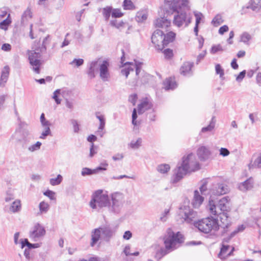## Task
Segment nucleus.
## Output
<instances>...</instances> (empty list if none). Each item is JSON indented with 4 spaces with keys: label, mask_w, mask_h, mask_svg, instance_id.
I'll return each instance as SVG.
<instances>
[{
    "label": "nucleus",
    "mask_w": 261,
    "mask_h": 261,
    "mask_svg": "<svg viewBox=\"0 0 261 261\" xmlns=\"http://www.w3.org/2000/svg\"><path fill=\"white\" fill-rule=\"evenodd\" d=\"M125 60L124 52L122 50V56L121 57V66H125V68L122 69L121 71L122 74L124 75L126 77H128V74L130 71H133L134 69L136 70V75H138L141 69L142 68V63L134 60V62H126L124 63Z\"/></svg>",
    "instance_id": "7"
},
{
    "label": "nucleus",
    "mask_w": 261,
    "mask_h": 261,
    "mask_svg": "<svg viewBox=\"0 0 261 261\" xmlns=\"http://www.w3.org/2000/svg\"><path fill=\"white\" fill-rule=\"evenodd\" d=\"M201 186L199 187L200 192L202 195L210 194V190L207 189V181L206 179H203L201 181Z\"/></svg>",
    "instance_id": "43"
},
{
    "label": "nucleus",
    "mask_w": 261,
    "mask_h": 261,
    "mask_svg": "<svg viewBox=\"0 0 261 261\" xmlns=\"http://www.w3.org/2000/svg\"><path fill=\"white\" fill-rule=\"evenodd\" d=\"M113 8L111 6H108L103 9L102 14L106 20L109 19L111 14L112 15Z\"/></svg>",
    "instance_id": "49"
},
{
    "label": "nucleus",
    "mask_w": 261,
    "mask_h": 261,
    "mask_svg": "<svg viewBox=\"0 0 261 261\" xmlns=\"http://www.w3.org/2000/svg\"><path fill=\"white\" fill-rule=\"evenodd\" d=\"M28 54L30 64L32 66V69L35 73H40L41 62L39 59L41 57V54L34 50L28 51Z\"/></svg>",
    "instance_id": "10"
},
{
    "label": "nucleus",
    "mask_w": 261,
    "mask_h": 261,
    "mask_svg": "<svg viewBox=\"0 0 261 261\" xmlns=\"http://www.w3.org/2000/svg\"><path fill=\"white\" fill-rule=\"evenodd\" d=\"M20 242L21 244V248L22 249L25 246H27L29 249L33 248H37L40 247V244H32L29 242L27 239H21Z\"/></svg>",
    "instance_id": "34"
},
{
    "label": "nucleus",
    "mask_w": 261,
    "mask_h": 261,
    "mask_svg": "<svg viewBox=\"0 0 261 261\" xmlns=\"http://www.w3.org/2000/svg\"><path fill=\"white\" fill-rule=\"evenodd\" d=\"M46 234L43 226L39 223H36L29 231V237L31 241L37 242L41 240Z\"/></svg>",
    "instance_id": "9"
},
{
    "label": "nucleus",
    "mask_w": 261,
    "mask_h": 261,
    "mask_svg": "<svg viewBox=\"0 0 261 261\" xmlns=\"http://www.w3.org/2000/svg\"><path fill=\"white\" fill-rule=\"evenodd\" d=\"M181 6L173 9L175 12L173 19V23L178 28H186L191 23L192 14L190 12V3L184 2Z\"/></svg>",
    "instance_id": "1"
},
{
    "label": "nucleus",
    "mask_w": 261,
    "mask_h": 261,
    "mask_svg": "<svg viewBox=\"0 0 261 261\" xmlns=\"http://www.w3.org/2000/svg\"><path fill=\"white\" fill-rule=\"evenodd\" d=\"M147 13L145 10L138 12L136 14L135 19L138 22H142L147 18Z\"/></svg>",
    "instance_id": "38"
},
{
    "label": "nucleus",
    "mask_w": 261,
    "mask_h": 261,
    "mask_svg": "<svg viewBox=\"0 0 261 261\" xmlns=\"http://www.w3.org/2000/svg\"><path fill=\"white\" fill-rule=\"evenodd\" d=\"M142 139L141 138H138L136 140H132L128 144V146L133 149H138L141 146Z\"/></svg>",
    "instance_id": "40"
},
{
    "label": "nucleus",
    "mask_w": 261,
    "mask_h": 261,
    "mask_svg": "<svg viewBox=\"0 0 261 261\" xmlns=\"http://www.w3.org/2000/svg\"><path fill=\"white\" fill-rule=\"evenodd\" d=\"M101 233L105 241L108 242L114 234V231L109 227H101Z\"/></svg>",
    "instance_id": "33"
},
{
    "label": "nucleus",
    "mask_w": 261,
    "mask_h": 261,
    "mask_svg": "<svg viewBox=\"0 0 261 261\" xmlns=\"http://www.w3.org/2000/svg\"><path fill=\"white\" fill-rule=\"evenodd\" d=\"M223 20L221 15L217 14L212 20V23L215 27H218L222 23H223Z\"/></svg>",
    "instance_id": "52"
},
{
    "label": "nucleus",
    "mask_w": 261,
    "mask_h": 261,
    "mask_svg": "<svg viewBox=\"0 0 261 261\" xmlns=\"http://www.w3.org/2000/svg\"><path fill=\"white\" fill-rule=\"evenodd\" d=\"M123 15L120 9H113L112 13V17L113 18H120Z\"/></svg>",
    "instance_id": "56"
},
{
    "label": "nucleus",
    "mask_w": 261,
    "mask_h": 261,
    "mask_svg": "<svg viewBox=\"0 0 261 261\" xmlns=\"http://www.w3.org/2000/svg\"><path fill=\"white\" fill-rule=\"evenodd\" d=\"M220 191L219 188H216V184H213L211 188L210 189V198H212L213 195L219 196L220 194H217L216 192Z\"/></svg>",
    "instance_id": "55"
},
{
    "label": "nucleus",
    "mask_w": 261,
    "mask_h": 261,
    "mask_svg": "<svg viewBox=\"0 0 261 261\" xmlns=\"http://www.w3.org/2000/svg\"><path fill=\"white\" fill-rule=\"evenodd\" d=\"M98 67V61L96 60L92 61L89 63L87 73L90 79H92L95 77V73Z\"/></svg>",
    "instance_id": "21"
},
{
    "label": "nucleus",
    "mask_w": 261,
    "mask_h": 261,
    "mask_svg": "<svg viewBox=\"0 0 261 261\" xmlns=\"http://www.w3.org/2000/svg\"><path fill=\"white\" fill-rule=\"evenodd\" d=\"M21 210V203L19 199H15L9 206V211L12 213H19Z\"/></svg>",
    "instance_id": "29"
},
{
    "label": "nucleus",
    "mask_w": 261,
    "mask_h": 261,
    "mask_svg": "<svg viewBox=\"0 0 261 261\" xmlns=\"http://www.w3.org/2000/svg\"><path fill=\"white\" fill-rule=\"evenodd\" d=\"M229 199L228 197H224L218 201V207L220 213L226 212L227 211L228 206L227 205Z\"/></svg>",
    "instance_id": "28"
},
{
    "label": "nucleus",
    "mask_w": 261,
    "mask_h": 261,
    "mask_svg": "<svg viewBox=\"0 0 261 261\" xmlns=\"http://www.w3.org/2000/svg\"><path fill=\"white\" fill-rule=\"evenodd\" d=\"M110 23L111 25L115 27L121 32H123L124 31V29H126V30L125 31L126 34H129V30L132 28V25H130L128 23L123 22V21L112 20L110 21Z\"/></svg>",
    "instance_id": "14"
},
{
    "label": "nucleus",
    "mask_w": 261,
    "mask_h": 261,
    "mask_svg": "<svg viewBox=\"0 0 261 261\" xmlns=\"http://www.w3.org/2000/svg\"><path fill=\"white\" fill-rule=\"evenodd\" d=\"M147 117L151 121H154L155 120V111L154 109L150 110V112H147Z\"/></svg>",
    "instance_id": "58"
},
{
    "label": "nucleus",
    "mask_w": 261,
    "mask_h": 261,
    "mask_svg": "<svg viewBox=\"0 0 261 261\" xmlns=\"http://www.w3.org/2000/svg\"><path fill=\"white\" fill-rule=\"evenodd\" d=\"M170 169V166L167 164L159 165L156 167L157 171L161 174H166Z\"/></svg>",
    "instance_id": "46"
},
{
    "label": "nucleus",
    "mask_w": 261,
    "mask_h": 261,
    "mask_svg": "<svg viewBox=\"0 0 261 261\" xmlns=\"http://www.w3.org/2000/svg\"><path fill=\"white\" fill-rule=\"evenodd\" d=\"M207 208L208 209L210 213L212 215L216 216L220 214L221 212L218 207V204H216V202L212 198H210L209 200Z\"/></svg>",
    "instance_id": "24"
},
{
    "label": "nucleus",
    "mask_w": 261,
    "mask_h": 261,
    "mask_svg": "<svg viewBox=\"0 0 261 261\" xmlns=\"http://www.w3.org/2000/svg\"><path fill=\"white\" fill-rule=\"evenodd\" d=\"M109 204L110 195H108L107 192L103 193L102 190H97L92 194L89 203L90 206L97 211L106 207L109 209Z\"/></svg>",
    "instance_id": "4"
},
{
    "label": "nucleus",
    "mask_w": 261,
    "mask_h": 261,
    "mask_svg": "<svg viewBox=\"0 0 261 261\" xmlns=\"http://www.w3.org/2000/svg\"><path fill=\"white\" fill-rule=\"evenodd\" d=\"M171 24L170 20L165 17H161L156 19L155 25L156 27L166 30Z\"/></svg>",
    "instance_id": "23"
},
{
    "label": "nucleus",
    "mask_w": 261,
    "mask_h": 261,
    "mask_svg": "<svg viewBox=\"0 0 261 261\" xmlns=\"http://www.w3.org/2000/svg\"><path fill=\"white\" fill-rule=\"evenodd\" d=\"M70 92V91L68 90H63L61 91L60 89H57L54 91L52 97L55 100L56 103L57 105H59L61 102V99L59 98V95L61 94L64 97L65 94H68Z\"/></svg>",
    "instance_id": "30"
},
{
    "label": "nucleus",
    "mask_w": 261,
    "mask_h": 261,
    "mask_svg": "<svg viewBox=\"0 0 261 261\" xmlns=\"http://www.w3.org/2000/svg\"><path fill=\"white\" fill-rule=\"evenodd\" d=\"M178 215L182 222L189 224L196 223L198 217L197 213L188 205L181 206L178 209Z\"/></svg>",
    "instance_id": "6"
},
{
    "label": "nucleus",
    "mask_w": 261,
    "mask_h": 261,
    "mask_svg": "<svg viewBox=\"0 0 261 261\" xmlns=\"http://www.w3.org/2000/svg\"><path fill=\"white\" fill-rule=\"evenodd\" d=\"M168 250H166V248H162L159 250L157 251L154 257L158 260H160L164 256L166 255L169 252H168Z\"/></svg>",
    "instance_id": "51"
},
{
    "label": "nucleus",
    "mask_w": 261,
    "mask_h": 261,
    "mask_svg": "<svg viewBox=\"0 0 261 261\" xmlns=\"http://www.w3.org/2000/svg\"><path fill=\"white\" fill-rule=\"evenodd\" d=\"M12 23L10 14H8L7 18L0 22V29L6 31L8 30L9 25Z\"/></svg>",
    "instance_id": "35"
},
{
    "label": "nucleus",
    "mask_w": 261,
    "mask_h": 261,
    "mask_svg": "<svg viewBox=\"0 0 261 261\" xmlns=\"http://www.w3.org/2000/svg\"><path fill=\"white\" fill-rule=\"evenodd\" d=\"M194 226L204 233H213L217 232L220 228L218 220L210 216L198 220L194 223Z\"/></svg>",
    "instance_id": "3"
},
{
    "label": "nucleus",
    "mask_w": 261,
    "mask_h": 261,
    "mask_svg": "<svg viewBox=\"0 0 261 261\" xmlns=\"http://www.w3.org/2000/svg\"><path fill=\"white\" fill-rule=\"evenodd\" d=\"M51 131L50 128H45L44 130L42 132L39 138L41 139H44L47 136L49 135Z\"/></svg>",
    "instance_id": "62"
},
{
    "label": "nucleus",
    "mask_w": 261,
    "mask_h": 261,
    "mask_svg": "<svg viewBox=\"0 0 261 261\" xmlns=\"http://www.w3.org/2000/svg\"><path fill=\"white\" fill-rule=\"evenodd\" d=\"M176 34L173 32H169L166 35L163 33V43L161 47H163V48L167 46L169 43L173 42L175 38Z\"/></svg>",
    "instance_id": "26"
},
{
    "label": "nucleus",
    "mask_w": 261,
    "mask_h": 261,
    "mask_svg": "<svg viewBox=\"0 0 261 261\" xmlns=\"http://www.w3.org/2000/svg\"><path fill=\"white\" fill-rule=\"evenodd\" d=\"M71 123L73 125L74 132L75 133H79V132L80 130V126H79V125L78 124L77 120H76L75 119H71Z\"/></svg>",
    "instance_id": "63"
},
{
    "label": "nucleus",
    "mask_w": 261,
    "mask_h": 261,
    "mask_svg": "<svg viewBox=\"0 0 261 261\" xmlns=\"http://www.w3.org/2000/svg\"><path fill=\"white\" fill-rule=\"evenodd\" d=\"M189 172L187 169L180 164L175 169L174 174L172 179L173 183H176L181 180L184 176L188 173Z\"/></svg>",
    "instance_id": "13"
},
{
    "label": "nucleus",
    "mask_w": 261,
    "mask_h": 261,
    "mask_svg": "<svg viewBox=\"0 0 261 261\" xmlns=\"http://www.w3.org/2000/svg\"><path fill=\"white\" fill-rule=\"evenodd\" d=\"M95 171L94 169H91L89 168H83L82 170L81 174L83 176L87 175H91L92 174H95Z\"/></svg>",
    "instance_id": "53"
},
{
    "label": "nucleus",
    "mask_w": 261,
    "mask_h": 261,
    "mask_svg": "<svg viewBox=\"0 0 261 261\" xmlns=\"http://www.w3.org/2000/svg\"><path fill=\"white\" fill-rule=\"evenodd\" d=\"M152 103L147 98H145L138 106V113L142 114L146 111L152 110Z\"/></svg>",
    "instance_id": "18"
},
{
    "label": "nucleus",
    "mask_w": 261,
    "mask_h": 261,
    "mask_svg": "<svg viewBox=\"0 0 261 261\" xmlns=\"http://www.w3.org/2000/svg\"><path fill=\"white\" fill-rule=\"evenodd\" d=\"M63 180V177L61 174H58L56 178L49 179V184L53 186L60 185Z\"/></svg>",
    "instance_id": "50"
},
{
    "label": "nucleus",
    "mask_w": 261,
    "mask_h": 261,
    "mask_svg": "<svg viewBox=\"0 0 261 261\" xmlns=\"http://www.w3.org/2000/svg\"><path fill=\"white\" fill-rule=\"evenodd\" d=\"M109 63L106 60L99 64V76L103 82H107L110 77V74L109 70Z\"/></svg>",
    "instance_id": "12"
},
{
    "label": "nucleus",
    "mask_w": 261,
    "mask_h": 261,
    "mask_svg": "<svg viewBox=\"0 0 261 261\" xmlns=\"http://www.w3.org/2000/svg\"><path fill=\"white\" fill-rule=\"evenodd\" d=\"M42 145V143L39 141L36 142L35 143L29 146L27 148V150L29 152L33 153L39 151Z\"/></svg>",
    "instance_id": "44"
},
{
    "label": "nucleus",
    "mask_w": 261,
    "mask_h": 261,
    "mask_svg": "<svg viewBox=\"0 0 261 261\" xmlns=\"http://www.w3.org/2000/svg\"><path fill=\"white\" fill-rule=\"evenodd\" d=\"M204 200V197L200 195L198 190H195L192 204L194 208H199Z\"/></svg>",
    "instance_id": "22"
},
{
    "label": "nucleus",
    "mask_w": 261,
    "mask_h": 261,
    "mask_svg": "<svg viewBox=\"0 0 261 261\" xmlns=\"http://www.w3.org/2000/svg\"><path fill=\"white\" fill-rule=\"evenodd\" d=\"M32 17V12L30 8H28L23 13L21 16V22L24 23Z\"/></svg>",
    "instance_id": "41"
},
{
    "label": "nucleus",
    "mask_w": 261,
    "mask_h": 261,
    "mask_svg": "<svg viewBox=\"0 0 261 261\" xmlns=\"http://www.w3.org/2000/svg\"><path fill=\"white\" fill-rule=\"evenodd\" d=\"M194 65L193 62H185L180 68V73L184 76H190L193 74L192 68Z\"/></svg>",
    "instance_id": "17"
},
{
    "label": "nucleus",
    "mask_w": 261,
    "mask_h": 261,
    "mask_svg": "<svg viewBox=\"0 0 261 261\" xmlns=\"http://www.w3.org/2000/svg\"><path fill=\"white\" fill-rule=\"evenodd\" d=\"M163 240L166 250L170 251L178 248L184 242L182 234L179 231H173L171 228L167 229Z\"/></svg>",
    "instance_id": "2"
},
{
    "label": "nucleus",
    "mask_w": 261,
    "mask_h": 261,
    "mask_svg": "<svg viewBox=\"0 0 261 261\" xmlns=\"http://www.w3.org/2000/svg\"><path fill=\"white\" fill-rule=\"evenodd\" d=\"M122 6L124 10H132L136 9L135 6L131 0H124Z\"/></svg>",
    "instance_id": "47"
},
{
    "label": "nucleus",
    "mask_w": 261,
    "mask_h": 261,
    "mask_svg": "<svg viewBox=\"0 0 261 261\" xmlns=\"http://www.w3.org/2000/svg\"><path fill=\"white\" fill-rule=\"evenodd\" d=\"M163 53L165 57L168 59H171L173 55L172 50L169 48L165 49L164 50Z\"/></svg>",
    "instance_id": "61"
},
{
    "label": "nucleus",
    "mask_w": 261,
    "mask_h": 261,
    "mask_svg": "<svg viewBox=\"0 0 261 261\" xmlns=\"http://www.w3.org/2000/svg\"><path fill=\"white\" fill-rule=\"evenodd\" d=\"M216 188L220 189V191L216 192L217 194H220L222 195L225 194L229 192V188L228 186L223 183H217Z\"/></svg>",
    "instance_id": "42"
},
{
    "label": "nucleus",
    "mask_w": 261,
    "mask_h": 261,
    "mask_svg": "<svg viewBox=\"0 0 261 261\" xmlns=\"http://www.w3.org/2000/svg\"><path fill=\"white\" fill-rule=\"evenodd\" d=\"M101 234V227L94 229L91 231V239L90 242V246L91 247H94L98 243Z\"/></svg>",
    "instance_id": "19"
},
{
    "label": "nucleus",
    "mask_w": 261,
    "mask_h": 261,
    "mask_svg": "<svg viewBox=\"0 0 261 261\" xmlns=\"http://www.w3.org/2000/svg\"><path fill=\"white\" fill-rule=\"evenodd\" d=\"M96 117L99 121V125L98 126L99 129H103L106 124V119L105 116L103 115L100 114L99 113H96Z\"/></svg>",
    "instance_id": "48"
},
{
    "label": "nucleus",
    "mask_w": 261,
    "mask_h": 261,
    "mask_svg": "<svg viewBox=\"0 0 261 261\" xmlns=\"http://www.w3.org/2000/svg\"><path fill=\"white\" fill-rule=\"evenodd\" d=\"M138 117L137 109L134 108L132 113V124L134 126H137L139 123L136 120Z\"/></svg>",
    "instance_id": "57"
},
{
    "label": "nucleus",
    "mask_w": 261,
    "mask_h": 261,
    "mask_svg": "<svg viewBox=\"0 0 261 261\" xmlns=\"http://www.w3.org/2000/svg\"><path fill=\"white\" fill-rule=\"evenodd\" d=\"M197 155L200 161H205L210 158L211 151L208 147L202 145L198 148Z\"/></svg>",
    "instance_id": "15"
},
{
    "label": "nucleus",
    "mask_w": 261,
    "mask_h": 261,
    "mask_svg": "<svg viewBox=\"0 0 261 261\" xmlns=\"http://www.w3.org/2000/svg\"><path fill=\"white\" fill-rule=\"evenodd\" d=\"M253 186V179L250 178L245 181L241 183L239 186V188L241 191H246L251 190Z\"/></svg>",
    "instance_id": "31"
},
{
    "label": "nucleus",
    "mask_w": 261,
    "mask_h": 261,
    "mask_svg": "<svg viewBox=\"0 0 261 261\" xmlns=\"http://www.w3.org/2000/svg\"><path fill=\"white\" fill-rule=\"evenodd\" d=\"M252 39L251 35L248 32H244L240 35V41L244 43L245 44L249 45L250 41Z\"/></svg>",
    "instance_id": "39"
},
{
    "label": "nucleus",
    "mask_w": 261,
    "mask_h": 261,
    "mask_svg": "<svg viewBox=\"0 0 261 261\" xmlns=\"http://www.w3.org/2000/svg\"><path fill=\"white\" fill-rule=\"evenodd\" d=\"M193 13L195 17V19H196L195 20V25L194 28V32L195 34V35L198 36V31H199V29H198L199 24L200 23L202 19L203 18H204V16L202 13L198 12V11H194Z\"/></svg>",
    "instance_id": "27"
},
{
    "label": "nucleus",
    "mask_w": 261,
    "mask_h": 261,
    "mask_svg": "<svg viewBox=\"0 0 261 261\" xmlns=\"http://www.w3.org/2000/svg\"><path fill=\"white\" fill-rule=\"evenodd\" d=\"M164 85L166 90H173L177 87V84L174 77L166 79L164 82Z\"/></svg>",
    "instance_id": "32"
},
{
    "label": "nucleus",
    "mask_w": 261,
    "mask_h": 261,
    "mask_svg": "<svg viewBox=\"0 0 261 261\" xmlns=\"http://www.w3.org/2000/svg\"><path fill=\"white\" fill-rule=\"evenodd\" d=\"M223 50V49L222 46L220 44H218L217 45H214L212 47L211 49V53L212 54H215L218 51Z\"/></svg>",
    "instance_id": "59"
},
{
    "label": "nucleus",
    "mask_w": 261,
    "mask_h": 261,
    "mask_svg": "<svg viewBox=\"0 0 261 261\" xmlns=\"http://www.w3.org/2000/svg\"><path fill=\"white\" fill-rule=\"evenodd\" d=\"M234 250V247L230 246L228 244H222L220 252L218 254L219 257L225 258L227 256L230 255Z\"/></svg>",
    "instance_id": "20"
},
{
    "label": "nucleus",
    "mask_w": 261,
    "mask_h": 261,
    "mask_svg": "<svg viewBox=\"0 0 261 261\" xmlns=\"http://www.w3.org/2000/svg\"><path fill=\"white\" fill-rule=\"evenodd\" d=\"M125 202V195L120 192H115L110 195L109 211L114 214H119L122 211Z\"/></svg>",
    "instance_id": "5"
},
{
    "label": "nucleus",
    "mask_w": 261,
    "mask_h": 261,
    "mask_svg": "<svg viewBox=\"0 0 261 261\" xmlns=\"http://www.w3.org/2000/svg\"><path fill=\"white\" fill-rule=\"evenodd\" d=\"M220 220L221 222V227L223 228L222 233H225L227 231V229L231 225V222L229 219V216L226 212H222L218 215Z\"/></svg>",
    "instance_id": "16"
},
{
    "label": "nucleus",
    "mask_w": 261,
    "mask_h": 261,
    "mask_svg": "<svg viewBox=\"0 0 261 261\" xmlns=\"http://www.w3.org/2000/svg\"><path fill=\"white\" fill-rule=\"evenodd\" d=\"M39 214H44L49 210V205L47 202L41 201L39 204Z\"/></svg>",
    "instance_id": "45"
},
{
    "label": "nucleus",
    "mask_w": 261,
    "mask_h": 261,
    "mask_svg": "<svg viewBox=\"0 0 261 261\" xmlns=\"http://www.w3.org/2000/svg\"><path fill=\"white\" fill-rule=\"evenodd\" d=\"M164 2L172 10L177 9V8L181 6V4L184 2H185V3H189V0H164Z\"/></svg>",
    "instance_id": "25"
},
{
    "label": "nucleus",
    "mask_w": 261,
    "mask_h": 261,
    "mask_svg": "<svg viewBox=\"0 0 261 261\" xmlns=\"http://www.w3.org/2000/svg\"><path fill=\"white\" fill-rule=\"evenodd\" d=\"M43 194L48 197L50 200H55V193L51 190H47L45 192H44Z\"/></svg>",
    "instance_id": "60"
},
{
    "label": "nucleus",
    "mask_w": 261,
    "mask_h": 261,
    "mask_svg": "<svg viewBox=\"0 0 261 261\" xmlns=\"http://www.w3.org/2000/svg\"><path fill=\"white\" fill-rule=\"evenodd\" d=\"M181 164L189 172H194L200 169V165L195 155L192 153L183 156Z\"/></svg>",
    "instance_id": "8"
},
{
    "label": "nucleus",
    "mask_w": 261,
    "mask_h": 261,
    "mask_svg": "<svg viewBox=\"0 0 261 261\" xmlns=\"http://www.w3.org/2000/svg\"><path fill=\"white\" fill-rule=\"evenodd\" d=\"M151 41L157 50H163V47L160 46V45H162V44L163 43V31L158 29L155 30L152 35Z\"/></svg>",
    "instance_id": "11"
},
{
    "label": "nucleus",
    "mask_w": 261,
    "mask_h": 261,
    "mask_svg": "<svg viewBox=\"0 0 261 261\" xmlns=\"http://www.w3.org/2000/svg\"><path fill=\"white\" fill-rule=\"evenodd\" d=\"M215 71L217 74L220 75L221 79H223L224 75V69L222 68L221 66L219 64H217L215 65Z\"/></svg>",
    "instance_id": "54"
},
{
    "label": "nucleus",
    "mask_w": 261,
    "mask_h": 261,
    "mask_svg": "<svg viewBox=\"0 0 261 261\" xmlns=\"http://www.w3.org/2000/svg\"><path fill=\"white\" fill-rule=\"evenodd\" d=\"M9 67L8 66H5L2 71L1 77L0 79V85L5 84L7 81L9 75Z\"/></svg>",
    "instance_id": "37"
},
{
    "label": "nucleus",
    "mask_w": 261,
    "mask_h": 261,
    "mask_svg": "<svg viewBox=\"0 0 261 261\" xmlns=\"http://www.w3.org/2000/svg\"><path fill=\"white\" fill-rule=\"evenodd\" d=\"M215 124H216L215 117L214 116H213L209 124L207 126H206L205 127H203L201 128L200 133H205L207 132H211L212 131H213L215 127Z\"/></svg>",
    "instance_id": "36"
},
{
    "label": "nucleus",
    "mask_w": 261,
    "mask_h": 261,
    "mask_svg": "<svg viewBox=\"0 0 261 261\" xmlns=\"http://www.w3.org/2000/svg\"><path fill=\"white\" fill-rule=\"evenodd\" d=\"M253 165L258 168L261 167V153L257 158L255 160Z\"/></svg>",
    "instance_id": "64"
}]
</instances>
